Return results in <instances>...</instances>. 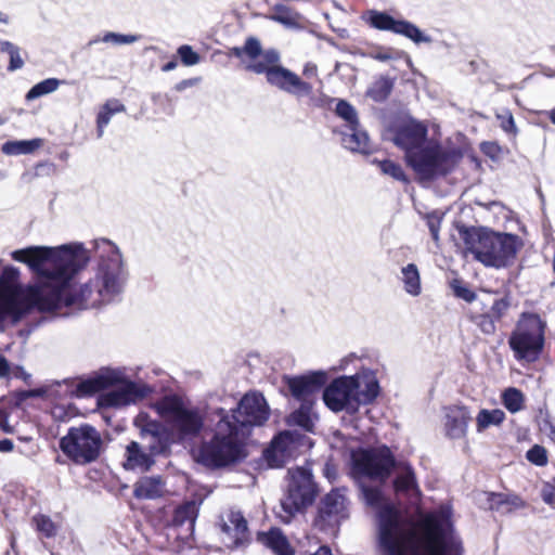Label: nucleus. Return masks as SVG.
Instances as JSON below:
<instances>
[{"label":"nucleus","mask_w":555,"mask_h":555,"mask_svg":"<svg viewBox=\"0 0 555 555\" xmlns=\"http://www.w3.org/2000/svg\"><path fill=\"white\" fill-rule=\"evenodd\" d=\"M279 61V52L274 49H269L263 53V62L250 63L246 66V69L256 74H264L267 81L271 86L297 99L311 96L313 92L312 85L302 80L288 68L278 65Z\"/></svg>","instance_id":"9"},{"label":"nucleus","mask_w":555,"mask_h":555,"mask_svg":"<svg viewBox=\"0 0 555 555\" xmlns=\"http://www.w3.org/2000/svg\"><path fill=\"white\" fill-rule=\"evenodd\" d=\"M101 447V435L90 425L70 428L60 441L62 451L77 464L95 461L100 455Z\"/></svg>","instance_id":"13"},{"label":"nucleus","mask_w":555,"mask_h":555,"mask_svg":"<svg viewBox=\"0 0 555 555\" xmlns=\"http://www.w3.org/2000/svg\"><path fill=\"white\" fill-rule=\"evenodd\" d=\"M481 331L486 334H491L495 331L494 318L491 315H483L480 321Z\"/></svg>","instance_id":"52"},{"label":"nucleus","mask_w":555,"mask_h":555,"mask_svg":"<svg viewBox=\"0 0 555 555\" xmlns=\"http://www.w3.org/2000/svg\"><path fill=\"white\" fill-rule=\"evenodd\" d=\"M502 401L511 413H517L524 409L525 396L519 389L509 387L502 393Z\"/></svg>","instance_id":"36"},{"label":"nucleus","mask_w":555,"mask_h":555,"mask_svg":"<svg viewBox=\"0 0 555 555\" xmlns=\"http://www.w3.org/2000/svg\"><path fill=\"white\" fill-rule=\"evenodd\" d=\"M0 23L3 25H8L10 23V16L0 11Z\"/></svg>","instance_id":"59"},{"label":"nucleus","mask_w":555,"mask_h":555,"mask_svg":"<svg viewBox=\"0 0 555 555\" xmlns=\"http://www.w3.org/2000/svg\"><path fill=\"white\" fill-rule=\"evenodd\" d=\"M366 505L376 509L378 544L383 555H463L450 506L427 514L417 524L392 505L378 487L361 486Z\"/></svg>","instance_id":"2"},{"label":"nucleus","mask_w":555,"mask_h":555,"mask_svg":"<svg viewBox=\"0 0 555 555\" xmlns=\"http://www.w3.org/2000/svg\"><path fill=\"white\" fill-rule=\"evenodd\" d=\"M96 263L93 275L74 283L78 270L90 256L81 243L57 247L29 246L11 253L25 263L37 279L35 285L20 283L21 271L13 266L0 275V327L16 323L25 314L59 312L62 308L89 309L115 301L124 292L128 271L119 248L106 238L92 242Z\"/></svg>","instance_id":"1"},{"label":"nucleus","mask_w":555,"mask_h":555,"mask_svg":"<svg viewBox=\"0 0 555 555\" xmlns=\"http://www.w3.org/2000/svg\"><path fill=\"white\" fill-rule=\"evenodd\" d=\"M178 54L185 66H193L199 62V55L188 44L181 46Z\"/></svg>","instance_id":"46"},{"label":"nucleus","mask_w":555,"mask_h":555,"mask_svg":"<svg viewBox=\"0 0 555 555\" xmlns=\"http://www.w3.org/2000/svg\"><path fill=\"white\" fill-rule=\"evenodd\" d=\"M152 408L180 439L196 437L204 426L201 411L179 396H165Z\"/></svg>","instance_id":"7"},{"label":"nucleus","mask_w":555,"mask_h":555,"mask_svg":"<svg viewBox=\"0 0 555 555\" xmlns=\"http://www.w3.org/2000/svg\"><path fill=\"white\" fill-rule=\"evenodd\" d=\"M175 67H176V62H169V63H167V64L163 67V69H164L165 72H169V70L173 69Z\"/></svg>","instance_id":"61"},{"label":"nucleus","mask_w":555,"mask_h":555,"mask_svg":"<svg viewBox=\"0 0 555 555\" xmlns=\"http://www.w3.org/2000/svg\"><path fill=\"white\" fill-rule=\"evenodd\" d=\"M336 114L345 121L344 128L359 124L357 111L348 102L340 100L336 105Z\"/></svg>","instance_id":"40"},{"label":"nucleus","mask_w":555,"mask_h":555,"mask_svg":"<svg viewBox=\"0 0 555 555\" xmlns=\"http://www.w3.org/2000/svg\"><path fill=\"white\" fill-rule=\"evenodd\" d=\"M356 390V380L351 376H341L324 389L323 401L333 412L354 413L359 409Z\"/></svg>","instance_id":"15"},{"label":"nucleus","mask_w":555,"mask_h":555,"mask_svg":"<svg viewBox=\"0 0 555 555\" xmlns=\"http://www.w3.org/2000/svg\"><path fill=\"white\" fill-rule=\"evenodd\" d=\"M4 124V119L0 117V125Z\"/></svg>","instance_id":"63"},{"label":"nucleus","mask_w":555,"mask_h":555,"mask_svg":"<svg viewBox=\"0 0 555 555\" xmlns=\"http://www.w3.org/2000/svg\"><path fill=\"white\" fill-rule=\"evenodd\" d=\"M509 301L506 298H500L494 300L491 307V317L495 320H500L507 311Z\"/></svg>","instance_id":"50"},{"label":"nucleus","mask_w":555,"mask_h":555,"mask_svg":"<svg viewBox=\"0 0 555 555\" xmlns=\"http://www.w3.org/2000/svg\"><path fill=\"white\" fill-rule=\"evenodd\" d=\"M42 143V139L39 138L31 140L8 141L2 144L1 151L5 155L31 154L33 152L41 147Z\"/></svg>","instance_id":"32"},{"label":"nucleus","mask_w":555,"mask_h":555,"mask_svg":"<svg viewBox=\"0 0 555 555\" xmlns=\"http://www.w3.org/2000/svg\"><path fill=\"white\" fill-rule=\"evenodd\" d=\"M343 145L358 153H369L371 151L370 138L360 125L357 124L353 127L346 128L341 131Z\"/></svg>","instance_id":"28"},{"label":"nucleus","mask_w":555,"mask_h":555,"mask_svg":"<svg viewBox=\"0 0 555 555\" xmlns=\"http://www.w3.org/2000/svg\"><path fill=\"white\" fill-rule=\"evenodd\" d=\"M14 448L13 441L10 439L0 440V452H10Z\"/></svg>","instance_id":"56"},{"label":"nucleus","mask_w":555,"mask_h":555,"mask_svg":"<svg viewBox=\"0 0 555 555\" xmlns=\"http://www.w3.org/2000/svg\"><path fill=\"white\" fill-rule=\"evenodd\" d=\"M231 54L242 59L245 55L244 46L243 47H234L231 49Z\"/></svg>","instance_id":"57"},{"label":"nucleus","mask_w":555,"mask_h":555,"mask_svg":"<svg viewBox=\"0 0 555 555\" xmlns=\"http://www.w3.org/2000/svg\"><path fill=\"white\" fill-rule=\"evenodd\" d=\"M229 416L232 424L247 436L250 427L260 426L268 420L269 408L262 395L249 392L241 399L237 408Z\"/></svg>","instance_id":"14"},{"label":"nucleus","mask_w":555,"mask_h":555,"mask_svg":"<svg viewBox=\"0 0 555 555\" xmlns=\"http://www.w3.org/2000/svg\"><path fill=\"white\" fill-rule=\"evenodd\" d=\"M390 92V86L387 80L378 81L372 89H370L369 94L375 101L384 100Z\"/></svg>","instance_id":"47"},{"label":"nucleus","mask_w":555,"mask_h":555,"mask_svg":"<svg viewBox=\"0 0 555 555\" xmlns=\"http://www.w3.org/2000/svg\"><path fill=\"white\" fill-rule=\"evenodd\" d=\"M546 322L537 313H521L508 345L519 362H535L544 347Z\"/></svg>","instance_id":"8"},{"label":"nucleus","mask_w":555,"mask_h":555,"mask_svg":"<svg viewBox=\"0 0 555 555\" xmlns=\"http://www.w3.org/2000/svg\"><path fill=\"white\" fill-rule=\"evenodd\" d=\"M216 414L219 420L214 436L201 444L196 455L197 461L207 467H223L245 456L243 441L246 436L232 424L223 409H218Z\"/></svg>","instance_id":"6"},{"label":"nucleus","mask_w":555,"mask_h":555,"mask_svg":"<svg viewBox=\"0 0 555 555\" xmlns=\"http://www.w3.org/2000/svg\"><path fill=\"white\" fill-rule=\"evenodd\" d=\"M378 164L383 173L388 175L398 181H408L406 176L404 175L400 165L388 159L379 162Z\"/></svg>","instance_id":"42"},{"label":"nucleus","mask_w":555,"mask_h":555,"mask_svg":"<svg viewBox=\"0 0 555 555\" xmlns=\"http://www.w3.org/2000/svg\"><path fill=\"white\" fill-rule=\"evenodd\" d=\"M395 465V457L386 446L358 449L351 452V470L358 478L367 477L385 481Z\"/></svg>","instance_id":"12"},{"label":"nucleus","mask_w":555,"mask_h":555,"mask_svg":"<svg viewBox=\"0 0 555 555\" xmlns=\"http://www.w3.org/2000/svg\"><path fill=\"white\" fill-rule=\"evenodd\" d=\"M311 555H333L330 547L322 545Z\"/></svg>","instance_id":"58"},{"label":"nucleus","mask_w":555,"mask_h":555,"mask_svg":"<svg viewBox=\"0 0 555 555\" xmlns=\"http://www.w3.org/2000/svg\"><path fill=\"white\" fill-rule=\"evenodd\" d=\"M527 460L538 466H543L547 463V455L546 451L541 446H533L528 452H527Z\"/></svg>","instance_id":"45"},{"label":"nucleus","mask_w":555,"mask_h":555,"mask_svg":"<svg viewBox=\"0 0 555 555\" xmlns=\"http://www.w3.org/2000/svg\"><path fill=\"white\" fill-rule=\"evenodd\" d=\"M472 421L470 411L465 405H451L444 409L443 431L451 440L465 439Z\"/></svg>","instance_id":"20"},{"label":"nucleus","mask_w":555,"mask_h":555,"mask_svg":"<svg viewBox=\"0 0 555 555\" xmlns=\"http://www.w3.org/2000/svg\"><path fill=\"white\" fill-rule=\"evenodd\" d=\"M302 75L306 78H314L318 76V67L315 64L308 62L304 65Z\"/></svg>","instance_id":"54"},{"label":"nucleus","mask_w":555,"mask_h":555,"mask_svg":"<svg viewBox=\"0 0 555 555\" xmlns=\"http://www.w3.org/2000/svg\"><path fill=\"white\" fill-rule=\"evenodd\" d=\"M165 492V482L160 476H145L140 478L135 485L133 494L140 500H154L160 498Z\"/></svg>","instance_id":"27"},{"label":"nucleus","mask_w":555,"mask_h":555,"mask_svg":"<svg viewBox=\"0 0 555 555\" xmlns=\"http://www.w3.org/2000/svg\"><path fill=\"white\" fill-rule=\"evenodd\" d=\"M496 117L501 120L500 125L504 131L516 133L514 118L508 111L498 114Z\"/></svg>","instance_id":"51"},{"label":"nucleus","mask_w":555,"mask_h":555,"mask_svg":"<svg viewBox=\"0 0 555 555\" xmlns=\"http://www.w3.org/2000/svg\"><path fill=\"white\" fill-rule=\"evenodd\" d=\"M487 502L490 509L501 513H511L525 507V501L514 493H486Z\"/></svg>","instance_id":"29"},{"label":"nucleus","mask_w":555,"mask_h":555,"mask_svg":"<svg viewBox=\"0 0 555 555\" xmlns=\"http://www.w3.org/2000/svg\"><path fill=\"white\" fill-rule=\"evenodd\" d=\"M325 382L326 374L319 371L292 377L288 379L287 385L295 399L301 403L313 404Z\"/></svg>","instance_id":"18"},{"label":"nucleus","mask_w":555,"mask_h":555,"mask_svg":"<svg viewBox=\"0 0 555 555\" xmlns=\"http://www.w3.org/2000/svg\"><path fill=\"white\" fill-rule=\"evenodd\" d=\"M546 115H547L548 119L551 120V122L553 125H555V106L552 109H550L548 112H546Z\"/></svg>","instance_id":"60"},{"label":"nucleus","mask_w":555,"mask_h":555,"mask_svg":"<svg viewBox=\"0 0 555 555\" xmlns=\"http://www.w3.org/2000/svg\"><path fill=\"white\" fill-rule=\"evenodd\" d=\"M198 514V505L195 501H189L178 506L172 518V529H181L183 537L193 533L195 520Z\"/></svg>","instance_id":"25"},{"label":"nucleus","mask_w":555,"mask_h":555,"mask_svg":"<svg viewBox=\"0 0 555 555\" xmlns=\"http://www.w3.org/2000/svg\"><path fill=\"white\" fill-rule=\"evenodd\" d=\"M393 490L398 498H404L413 504L420 501L421 490L410 465L399 466V472L393 480Z\"/></svg>","instance_id":"23"},{"label":"nucleus","mask_w":555,"mask_h":555,"mask_svg":"<svg viewBox=\"0 0 555 555\" xmlns=\"http://www.w3.org/2000/svg\"><path fill=\"white\" fill-rule=\"evenodd\" d=\"M367 22L378 30H387L404 36L416 44L431 42L430 36L423 33L413 23L405 20H396L385 12L370 11Z\"/></svg>","instance_id":"16"},{"label":"nucleus","mask_w":555,"mask_h":555,"mask_svg":"<svg viewBox=\"0 0 555 555\" xmlns=\"http://www.w3.org/2000/svg\"><path fill=\"white\" fill-rule=\"evenodd\" d=\"M314 498L315 485L311 470L307 467L289 469L287 491L281 500V512L278 516L288 524L296 513L312 504Z\"/></svg>","instance_id":"10"},{"label":"nucleus","mask_w":555,"mask_h":555,"mask_svg":"<svg viewBox=\"0 0 555 555\" xmlns=\"http://www.w3.org/2000/svg\"><path fill=\"white\" fill-rule=\"evenodd\" d=\"M461 155L437 144H428L408 154V163L422 180H431L449 173L459 163Z\"/></svg>","instance_id":"11"},{"label":"nucleus","mask_w":555,"mask_h":555,"mask_svg":"<svg viewBox=\"0 0 555 555\" xmlns=\"http://www.w3.org/2000/svg\"><path fill=\"white\" fill-rule=\"evenodd\" d=\"M462 237L466 250L488 268L502 269L513 264L522 247L517 235L486 229H467L463 231Z\"/></svg>","instance_id":"4"},{"label":"nucleus","mask_w":555,"mask_h":555,"mask_svg":"<svg viewBox=\"0 0 555 555\" xmlns=\"http://www.w3.org/2000/svg\"><path fill=\"white\" fill-rule=\"evenodd\" d=\"M347 516L345 495L338 490L331 491L322 501L314 525L320 530L327 531L336 528Z\"/></svg>","instance_id":"17"},{"label":"nucleus","mask_w":555,"mask_h":555,"mask_svg":"<svg viewBox=\"0 0 555 555\" xmlns=\"http://www.w3.org/2000/svg\"><path fill=\"white\" fill-rule=\"evenodd\" d=\"M10 366L8 360L0 356V377H5L9 375Z\"/></svg>","instance_id":"55"},{"label":"nucleus","mask_w":555,"mask_h":555,"mask_svg":"<svg viewBox=\"0 0 555 555\" xmlns=\"http://www.w3.org/2000/svg\"><path fill=\"white\" fill-rule=\"evenodd\" d=\"M257 540L274 555H295V548L279 528H271L269 531L259 532Z\"/></svg>","instance_id":"26"},{"label":"nucleus","mask_w":555,"mask_h":555,"mask_svg":"<svg viewBox=\"0 0 555 555\" xmlns=\"http://www.w3.org/2000/svg\"><path fill=\"white\" fill-rule=\"evenodd\" d=\"M548 437L555 442V426H551Z\"/></svg>","instance_id":"62"},{"label":"nucleus","mask_w":555,"mask_h":555,"mask_svg":"<svg viewBox=\"0 0 555 555\" xmlns=\"http://www.w3.org/2000/svg\"><path fill=\"white\" fill-rule=\"evenodd\" d=\"M505 413L501 409H481L475 418L476 431L482 434L491 427H499L505 420Z\"/></svg>","instance_id":"31"},{"label":"nucleus","mask_w":555,"mask_h":555,"mask_svg":"<svg viewBox=\"0 0 555 555\" xmlns=\"http://www.w3.org/2000/svg\"><path fill=\"white\" fill-rule=\"evenodd\" d=\"M300 15L283 4H276L273 8V14L270 20L278 22L286 27H294L298 24Z\"/></svg>","instance_id":"35"},{"label":"nucleus","mask_w":555,"mask_h":555,"mask_svg":"<svg viewBox=\"0 0 555 555\" xmlns=\"http://www.w3.org/2000/svg\"><path fill=\"white\" fill-rule=\"evenodd\" d=\"M540 494L546 505L555 508V477L552 480L542 481Z\"/></svg>","instance_id":"44"},{"label":"nucleus","mask_w":555,"mask_h":555,"mask_svg":"<svg viewBox=\"0 0 555 555\" xmlns=\"http://www.w3.org/2000/svg\"><path fill=\"white\" fill-rule=\"evenodd\" d=\"M427 219V225L429 228L430 234L434 238V241L437 243L439 240V229L442 220V215L435 211L426 217Z\"/></svg>","instance_id":"48"},{"label":"nucleus","mask_w":555,"mask_h":555,"mask_svg":"<svg viewBox=\"0 0 555 555\" xmlns=\"http://www.w3.org/2000/svg\"><path fill=\"white\" fill-rule=\"evenodd\" d=\"M369 56L380 62H386L392 59V53L390 50H380L370 53Z\"/></svg>","instance_id":"53"},{"label":"nucleus","mask_w":555,"mask_h":555,"mask_svg":"<svg viewBox=\"0 0 555 555\" xmlns=\"http://www.w3.org/2000/svg\"><path fill=\"white\" fill-rule=\"evenodd\" d=\"M133 423L146 446L143 447L137 441L127 444L122 466L126 470L144 473L154 466L155 456L169 451V433L163 424L152 420L145 412L139 413Z\"/></svg>","instance_id":"5"},{"label":"nucleus","mask_w":555,"mask_h":555,"mask_svg":"<svg viewBox=\"0 0 555 555\" xmlns=\"http://www.w3.org/2000/svg\"><path fill=\"white\" fill-rule=\"evenodd\" d=\"M404 291L411 296H418L422 292L421 278L417 267L409 263L401 270Z\"/></svg>","instance_id":"33"},{"label":"nucleus","mask_w":555,"mask_h":555,"mask_svg":"<svg viewBox=\"0 0 555 555\" xmlns=\"http://www.w3.org/2000/svg\"><path fill=\"white\" fill-rule=\"evenodd\" d=\"M33 521L36 525L37 530L47 538L53 537L56 533V526L48 516H35Z\"/></svg>","instance_id":"43"},{"label":"nucleus","mask_w":555,"mask_h":555,"mask_svg":"<svg viewBox=\"0 0 555 555\" xmlns=\"http://www.w3.org/2000/svg\"><path fill=\"white\" fill-rule=\"evenodd\" d=\"M126 111L125 105L117 99L106 101L101 107L96 116L98 138L104 134V128L109 124L112 117L117 113Z\"/></svg>","instance_id":"30"},{"label":"nucleus","mask_w":555,"mask_h":555,"mask_svg":"<svg viewBox=\"0 0 555 555\" xmlns=\"http://www.w3.org/2000/svg\"><path fill=\"white\" fill-rule=\"evenodd\" d=\"M427 135V128L414 119L403 120L395 133L393 142L405 151V158L410 152H416L423 147Z\"/></svg>","instance_id":"19"},{"label":"nucleus","mask_w":555,"mask_h":555,"mask_svg":"<svg viewBox=\"0 0 555 555\" xmlns=\"http://www.w3.org/2000/svg\"><path fill=\"white\" fill-rule=\"evenodd\" d=\"M139 37L134 35H121L117 33H106L103 37H95L88 42V46H93L100 41L112 43L115 46L130 44L138 41Z\"/></svg>","instance_id":"38"},{"label":"nucleus","mask_w":555,"mask_h":555,"mask_svg":"<svg viewBox=\"0 0 555 555\" xmlns=\"http://www.w3.org/2000/svg\"><path fill=\"white\" fill-rule=\"evenodd\" d=\"M221 531L223 543L229 547H237L248 539L247 520L241 512L230 511L222 518Z\"/></svg>","instance_id":"21"},{"label":"nucleus","mask_w":555,"mask_h":555,"mask_svg":"<svg viewBox=\"0 0 555 555\" xmlns=\"http://www.w3.org/2000/svg\"><path fill=\"white\" fill-rule=\"evenodd\" d=\"M112 387L101 396V405L106 408H122L145 398L151 388L142 383L126 378L122 370L104 367L77 385L78 396H90Z\"/></svg>","instance_id":"3"},{"label":"nucleus","mask_w":555,"mask_h":555,"mask_svg":"<svg viewBox=\"0 0 555 555\" xmlns=\"http://www.w3.org/2000/svg\"><path fill=\"white\" fill-rule=\"evenodd\" d=\"M0 51L10 56L9 70L14 72L24 66V61L20 55V49L14 43L7 40H0Z\"/></svg>","instance_id":"39"},{"label":"nucleus","mask_w":555,"mask_h":555,"mask_svg":"<svg viewBox=\"0 0 555 555\" xmlns=\"http://www.w3.org/2000/svg\"><path fill=\"white\" fill-rule=\"evenodd\" d=\"M61 80L56 78H48L36 83L26 94L27 101H33L37 98L50 94L57 90L61 85Z\"/></svg>","instance_id":"37"},{"label":"nucleus","mask_w":555,"mask_h":555,"mask_svg":"<svg viewBox=\"0 0 555 555\" xmlns=\"http://www.w3.org/2000/svg\"><path fill=\"white\" fill-rule=\"evenodd\" d=\"M295 441L291 431L281 433L264 451V457L271 467H281L295 450Z\"/></svg>","instance_id":"22"},{"label":"nucleus","mask_w":555,"mask_h":555,"mask_svg":"<svg viewBox=\"0 0 555 555\" xmlns=\"http://www.w3.org/2000/svg\"><path fill=\"white\" fill-rule=\"evenodd\" d=\"M245 55L251 63L263 62V53L260 41L255 37H248L244 43Z\"/></svg>","instance_id":"41"},{"label":"nucleus","mask_w":555,"mask_h":555,"mask_svg":"<svg viewBox=\"0 0 555 555\" xmlns=\"http://www.w3.org/2000/svg\"><path fill=\"white\" fill-rule=\"evenodd\" d=\"M312 405L313 404L301 403L300 408L289 415L288 423L292 425H297L308 431L312 430Z\"/></svg>","instance_id":"34"},{"label":"nucleus","mask_w":555,"mask_h":555,"mask_svg":"<svg viewBox=\"0 0 555 555\" xmlns=\"http://www.w3.org/2000/svg\"><path fill=\"white\" fill-rule=\"evenodd\" d=\"M357 384L356 397L358 405L373 402L379 393L376 375L372 371H362L351 376Z\"/></svg>","instance_id":"24"},{"label":"nucleus","mask_w":555,"mask_h":555,"mask_svg":"<svg viewBox=\"0 0 555 555\" xmlns=\"http://www.w3.org/2000/svg\"><path fill=\"white\" fill-rule=\"evenodd\" d=\"M452 288L454 291V294L464 299L467 302H472L476 298V294L470 291L468 287L464 286L461 282L454 281L452 283Z\"/></svg>","instance_id":"49"}]
</instances>
